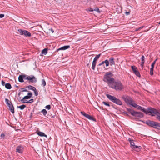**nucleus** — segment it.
Segmentation results:
<instances>
[{
    "label": "nucleus",
    "mask_w": 160,
    "mask_h": 160,
    "mask_svg": "<svg viewBox=\"0 0 160 160\" xmlns=\"http://www.w3.org/2000/svg\"><path fill=\"white\" fill-rule=\"evenodd\" d=\"M92 60V58H87L86 61H85V63L86 64V65L87 66H88L90 63V62Z\"/></svg>",
    "instance_id": "obj_25"
},
{
    "label": "nucleus",
    "mask_w": 160,
    "mask_h": 160,
    "mask_svg": "<svg viewBox=\"0 0 160 160\" xmlns=\"http://www.w3.org/2000/svg\"><path fill=\"white\" fill-rule=\"evenodd\" d=\"M106 96L110 101L120 106L122 105V101L119 99L116 98L115 97L109 94H107Z\"/></svg>",
    "instance_id": "obj_3"
},
{
    "label": "nucleus",
    "mask_w": 160,
    "mask_h": 160,
    "mask_svg": "<svg viewBox=\"0 0 160 160\" xmlns=\"http://www.w3.org/2000/svg\"><path fill=\"white\" fill-rule=\"evenodd\" d=\"M22 75L23 76H24L25 77H24L23 78V79H25V80H27V79H26V78H27V77L28 76H28V75H25V74H22Z\"/></svg>",
    "instance_id": "obj_49"
},
{
    "label": "nucleus",
    "mask_w": 160,
    "mask_h": 160,
    "mask_svg": "<svg viewBox=\"0 0 160 160\" xmlns=\"http://www.w3.org/2000/svg\"><path fill=\"white\" fill-rule=\"evenodd\" d=\"M130 105H131L133 107L136 108L137 105V104L135 103H131L130 104Z\"/></svg>",
    "instance_id": "obj_40"
},
{
    "label": "nucleus",
    "mask_w": 160,
    "mask_h": 160,
    "mask_svg": "<svg viewBox=\"0 0 160 160\" xmlns=\"http://www.w3.org/2000/svg\"><path fill=\"white\" fill-rule=\"evenodd\" d=\"M131 67L133 73L137 76L140 77L141 75L138 70V68L135 66H132Z\"/></svg>",
    "instance_id": "obj_12"
},
{
    "label": "nucleus",
    "mask_w": 160,
    "mask_h": 160,
    "mask_svg": "<svg viewBox=\"0 0 160 160\" xmlns=\"http://www.w3.org/2000/svg\"><path fill=\"white\" fill-rule=\"evenodd\" d=\"M125 14L126 15H128L130 14V12H125Z\"/></svg>",
    "instance_id": "obj_53"
},
{
    "label": "nucleus",
    "mask_w": 160,
    "mask_h": 160,
    "mask_svg": "<svg viewBox=\"0 0 160 160\" xmlns=\"http://www.w3.org/2000/svg\"><path fill=\"white\" fill-rule=\"evenodd\" d=\"M141 61L142 62H145V57L143 55H142V57L141 58Z\"/></svg>",
    "instance_id": "obj_45"
},
{
    "label": "nucleus",
    "mask_w": 160,
    "mask_h": 160,
    "mask_svg": "<svg viewBox=\"0 0 160 160\" xmlns=\"http://www.w3.org/2000/svg\"><path fill=\"white\" fill-rule=\"evenodd\" d=\"M113 74L110 72H107L104 75L103 80L108 84H112L114 82L115 79L112 77Z\"/></svg>",
    "instance_id": "obj_1"
},
{
    "label": "nucleus",
    "mask_w": 160,
    "mask_h": 160,
    "mask_svg": "<svg viewBox=\"0 0 160 160\" xmlns=\"http://www.w3.org/2000/svg\"><path fill=\"white\" fill-rule=\"evenodd\" d=\"M145 62H141V66L142 68V69L143 68V66H144V63Z\"/></svg>",
    "instance_id": "obj_51"
},
{
    "label": "nucleus",
    "mask_w": 160,
    "mask_h": 160,
    "mask_svg": "<svg viewBox=\"0 0 160 160\" xmlns=\"http://www.w3.org/2000/svg\"><path fill=\"white\" fill-rule=\"evenodd\" d=\"M131 138H129L128 139V140L129 141H130L131 140Z\"/></svg>",
    "instance_id": "obj_63"
},
{
    "label": "nucleus",
    "mask_w": 160,
    "mask_h": 160,
    "mask_svg": "<svg viewBox=\"0 0 160 160\" xmlns=\"http://www.w3.org/2000/svg\"><path fill=\"white\" fill-rule=\"evenodd\" d=\"M26 88H29L30 90H33L35 88L33 86H32L31 85H29L28 86H27L26 87Z\"/></svg>",
    "instance_id": "obj_31"
},
{
    "label": "nucleus",
    "mask_w": 160,
    "mask_h": 160,
    "mask_svg": "<svg viewBox=\"0 0 160 160\" xmlns=\"http://www.w3.org/2000/svg\"><path fill=\"white\" fill-rule=\"evenodd\" d=\"M33 91H34L35 95L36 96H37L38 95V92L37 91V90L36 89V88L34 89L33 90Z\"/></svg>",
    "instance_id": "obj_36"
},
{
    "label": "nucleus",
    "mask_w": 160,
    "mask_h": 160,
    "mask_svg": "<svg viewBox=\"0 0 160 160\" xmlns=\"http://www.w3.org/2000/svg\"><path fill=\"white\" fill-rule=\"evenodd\" d=\"M155 109V108L149 107L146 109L144 108L141 107V108L140 110L144 112L146 114H149L152 116V115L153 114Z\"/></svg>",
    "instance_id": "obj_5"
},
{
    "label": "nucleus",
    "mask_w": 160,
    "mask_h": 160,
    "mask_svg": "<svg viewBox=\"0 0 160 160\" xmlns=\"http://www.w3.org/2000/svg\"><path fill=\"white\" fill-rule=\"evenodd\" d=\"M36 133L39 136L41 137H44L46 138H47V135L45 134V133L42 132H41L39 131H37L36 132Z\"/></svg>",
    "instance_id": "obj_17"
},
{
    "label": "nucleus",
    "mask_w": 160,
    "mask_h": 160,
    "mask_svg": "<svg viewBox=\"0 0 160 160\" xmlns=\"http://www.w3.org/2000/svg\"><path fill=\"white\" fill-rule=\"evenodd\" d=\"M1 84L3 86H5L6 84L5 82L3 80H2L1 81Z\"/></svg>",
    "instance_id": "obj_48"
},
{
    "label": "nucleus",
    "mask_w": 160,
    "mask_h": 160,
    "mask_svg": "<svg viewBox=\"0 0 160 160\" xmlns=\"http://www.w3.org/2000/svg\"><path fill=\"white\" fill-rule=\"evenodd\" d=\"M41 112L43 113V115L45 116L48 113V112L45 109L42 110L41 111Z\"/></svg>",
    "instance_id": "obj_30"
},
{
    "label": "nucleus",
    "mask_w": 160,
    "mask_h": 160,
    "mask_svg": "<svg viewBox=\"0 0 160 160\" xmlns=\"http://www.w3.org/2000/svg\"><path fill=\"white\" fill-rule=\"evenodd\" d=\"M32 112H31L30 113V118L32 117Z\"/></svg>",
    "instance_id": "obj_61"
},
{
    "label": "nucleus",
    "mask_w": 160,
    "mask_h": 160,
    "mask_svg": "<svg viewBox=\"0 0 160 160\" xmlns=\"http://www.w3.org/2000/svg\"><path fill=\"white\" fill-rule=\"evenodd\" d=\"M5 134L4 133H2L1 135V138H2L3 139H5Z\"/></svg>",
    "instance_id": "obj_46"
},
{
    "label": "nucleus",
    "mask_w": 160,
    "mask_h": 160,
    "mask_svg": "<svg viewBox=\"0 0 160 160\" xmlns=\"http://www.w3.org/2000/svg\"><path fill=\"white\" fill-rule=\"evenodd\" d=\"M88 10L90 11V12H92L93 11H94V10H93V9L92 8H89V9H88Z\"/></svg>",
    "instance_id": "obj_55"
},
{
    "label": "nucleus",
    "mask_w": 160,
    "mask_h": 160,
    "mask_svg": "<svg viewBox=\"0 0 160 160\" xmlns=\"http://www.w3.org/2000/svg\"><path fill=\"white\" fill-rule=\"evenodd\" d=\"M136 145H135L134 141L130 143V146L131 148H133Z\"/></svg>",
    "instance_id": "obj_39"
},
{
    "label": "nucleus",
    "mask_w": 160,
    "mask_h": 160,
    "mask_svg": "<svg viewBox=\"0 0 160 160\" xmlns=\"http://www.w3.org/2000/svg\"><path fill=\"white\" fill-rule=\"evenodd\" d=\"M154 67L151 66V68H150V71H153Z\"/></svg>",
    "instance_id": "obj_57"
},
{
    "label": "nucleus",
    "mask_w": 160,
    "mask_h": 160,
    "mask_svg": "<svg viewBox=\"0 0 160 160\" xmlns=\"http://www.w3.org/2000/svg\"><path fill=\"white\" fill-rule=\"evenodd\" d=\"M127 110L134 117L141 118H142L144 117L143 114L141 112L136 111L133 109L130 108H127Z\"/></svg>",
    "instance_id": "obj_4"
},
{
    "label": "nucleus",
    "mask_w": 160,
    "mask_h": 160,
    "mask_svg": "<svg viewBox=\"0 0 160 160\" xmlns=\"http://www.w3.org/2000/svg\"><path fill=\"white\" fill-rule=\"evenodd\" d=\"M24 77H25L24 76H23L22 74L20 75L18 78V81L21 82H23L24 81L23 78Z\"/></svg>",
    "instance_id": "obj_21"
},
{
    "label": "nucleus",
    "mask_w": 160,
    "mask_h": 160,
    "mask_svg": "<svg viewBox=\"0 0 160 160\" xmlns=\"http://www.w3.org/2000/svg\"><path fill=\"white\" fill-rule=\"evenodd\" d=\"M133 149H135L136 151L138 152H139L141 150V149L142 148V147L140 146H138L135 145L133 147Z\"/></svg>",
    "instance_id": "obj_22"
},
{
    "label": "nucleus",
    "mask_w": 160,
    "mask_h": 160,
    "mask_svg": "<svg viewBox=\"0 0 160 160\" xmlns=\"http://www.w3.org/2000/svg\"><path fill=\"white\" fill-rule=\"evenodd\" d=\"M102 103H103L105 105H106L107 106H108V107H110V105L109 104V103H108V102H106L103 101V102H102Z\"/></svg>",
    "instance_id": "obj_41"
},
{
    "label": "nucleus",
    "mask_w": 160,
    "mask_h": 160,
    "mask_svg": "<svg viewBox=\"0 0 160 160\" xmlns=\"http://www.w3.org/2000/svg\"><path fill=\"white\" fill-rule=\"evenodd\" d=\"M5 87L7 89H10L11 88L12 86L9 83H6L5 86Z\"/></svg>",
    "instance_id": "obj_27"
},
{
    "label": "nucleus",
    "mask_w": 160,
    "mask_h": 160,
    "mask_svg": "<svg viewBox=\"0 0 160 160\" xmlns=\"http://www.w3.org/2000/svg\"><path fill=\"white\" fill-rule=\"evenodd\" d=\"M122 98L127 104L130 105L133 102L132 99L128 95H122Z\"/></svg>",
    "instance_id": "obj_6"
},
{
    "label": "nucleus",
    "mask_w": 160,
    "mask_h": 160,
    "mask_svg": "<svg viewBox=\"0 0 160 160\" xmlns=\"http://www.w3.org/2000/svg\"><path fill=\"white\" fill-rule=\"evenodd\" d=\"M4 16V15L2 14H0V18H3Z\"/></svg>",
    "instance_id": "obj_54"
},
{
    "label": "nucleus",
    "mask_w": 160,
    "mask_h": 160,
    "mask_svg": "<svg viewBox=\"0 0 160 160\" xmlns=\"http://www.w3.org/2000/svg\"><path fill=\"white\" fill-rule=\"evenodd\" d=\"M42 84L41 85L43 87H44L46 85V82L44 79H42L41 81Z\"/></svg>",
    "instance_id": "obj_33"
},
{
    "label": "nucleus",
    "mask_w": 160,
    "mask_h": 160,
    "mask_svg": "<svg viewBox=\"0 0 160 160\" xmlns=\"http://www.w3.org/2000/svg\"><path fill=\"white\" fill-rule=\"evenodd\" d=\"M20 34L21 35H24L26 37H31V33L28 31H18Z\"/></svg>",
    "instance_id": "obj_13"
},
{
    "label": "nucleus",
    "mask_w": 160,
    "mask_h": 160,
    "mask_svg": "<svg viewBox=\"0 0 160 160\" xmlns=\"http://www.w3.org/2000/svg\"><path fill=\"white\" fill-rule=\"evenodd\" d=\"M86 117L89 120H92L94 121H96V119L95 118H93L92 116L89 115L88 114H87Z\"/></svg>",
    "instance_id": "obj_24"
},
{
    "label": "nucleus",
    "mask_w": 160,
    "mask_h": 160,
    "mask_svg": "<svg viewBox=\"0 0 160 160\" xmlns=\"http://www.w3.org/2000/svg\"><path fill=\"white\" fill-rule=\"evenodd\" d=\"M52 115V118H54V117H55V115Z\"/></svg>",
    "instance_id": "obj_62"
},
{
    "label": "nucleus",
    "mask_w": 160,
    "mask_h": 160,
    "mask_svg": "<svg viewBox=\"0 0 160 160\" xmlns=\"http://www.w3.org/2000/svg\"><path fill=\"white\" fill-rule=\"evenodd\" d=\"M156 115V118L160 122V109L158 110L155 108L154 111L152 115V116H155Z\"/></svg>",
    "instance_id": "obj_9"
},
{
    "label": "nucleus",
    "mask_w": 160,
    "mask_h": 160,
    "mask_svg": "<svg viewBox=\"0 0 160 160\" xmlns=\"http://www.w3.org/2000/svg\"><path fill=\"white\" fill-rule=\"evenodd\" d=\"M144 123H146L149 126L153 128L155 121L148 120L146 121H142Z\"/></svg>",
    "instance_id": "obj_14"
},
{
    "label": "nucleus",
    "mask_w": 160,
    "mask_h": 160,
    "mask_svg": "<svg viewBox=\"0 0 160 160\" xmlns=\"http://www.w3.org/2000/svg\"><path fill=\"white\" fill-rule=\"evenodd\" d=\"M41 28L42 29H43V28H42V27L41 25H38L36 27H32V28H34V29H35V30H38L39 29L38 28Z\"/></svg>",
    "instance_id": "obj_32"
},
{
    "label": "nucleus",
    "mask_w": 160,
    "mask_h": 160,
    "mask_svg": "<svg viewBox=\"0 0 160 160\" xmlns=\"http://www.w3.org/2000/svg\"><path fill=\"white\" fill-rule=\"evenodd\" d=\"M104 62L106 64V67H108L109 66V60H107V59H106V60H105L104 61Z\"/></svg>",
    "instance_id": "obj_34"
},
{
    "label": "nucleus",
    "mask_w": 160,
    "mask_h": 160,
    "mask_svg": "<svg viewBox=\"0 0 160 160\" xmlns=\"http://www.w3.org/2000/svg\"><path fill=\"white\" fill-rule=\"evenodd\" d=\"M48 48H45L43 49L42 51V53L40 54V56H42V54H44V55H46L48 52Z\"/></svg>",
    "instance_id": "obj_23"
},
{
    "label": "nucleus",
    "mask_w": 160,
    "mask_h": 160,
    "mask_svg": "<svg viewBox=\"0 0 160 160\" xmlns=\"http://www.w3.org/2000/svg\"><path fill=\"white\" fill-rule=\"evenodd\" d=\"M28 95L31 98L32 96V94L31 92H29L28 93Z\"/></svg>",
    "instance_id": "obj_44"
},
{
    "label": "nucleus",
    "mask_w": 160,
    "mask_h": 160,
    "mask_svg": "<svg viewBox=\"0 0 160 160\" xmlns=\"http://www.w3.org/2000/svg\"><path fill=\"white\" fill-rule=\"evenodd\" d=\"M48 30H52V28H50V29H49Z\"/></svg>",
    "instance_id": "obj_64"
},
{
    "label": "nucleus",
    "mask_w": 160,
    "mask_h": 160,
    "mask_svg": "<svg viewBox=\"0 0 160 160\" xmlns=\"http://www.w3.org/2000/svg\"><path fill=\"white\" fill-rule=\"evenodd\" d=\"M93 10L94 11H96L98 13H100L101 12L99 10V9L97 7L95 8H94L93 9Z\"/></svg>",
    "instance_id": "obj_35"
},
{
    "label": "nucleus",
    "mask_w": 160,
    "mask_h": 160,
    "mask_svg": "<svg viewBox=\"0 0 160 160\" xmlns=\"http://www.w3.org/2000/svg\"><path fill=\"white\" fill-rule=\"evenodd\" d=\"M112 84L111 88L117 91H121L124 88V86L121 82L118 80L114 81V82Z\"/></svg>",
    "instance_id": "obj_2"
},
{
    "label": "nucleus",
    "mask_w": 160,
    "mask_h": 160,
    "mask_svg": "<svg viewBox=\"0 0 160 160\" xmlns=\"http://www.w3.org/2000/svg\"><path fill=\"white\" fill-rule=\"evenodd\" d=\"M114 60V58L113 57H111L109 58L108 60L110 65L112 66V65H115Z\"/></svg>",
    "instance_id": "obj_19"
},
{
    "label": "nucleus",
    "mask_w": 160,
    "mask_h": 160,
    "mask_svg": "<svg viewBox=\"0 0 160 160\" xmlns=\"http://www.w3.org/2000/svg\"><path fill=\"white\" fill-rule=\"evenodd\" d=\"M21 91H20V92L18 93V97H19V98H18V100L19 101V100H20V99L21 98V97H20V95L21 94Z\"/></svg>",
    "instance_id": "obj_47"
},
{
    "label": "nucleus",
    "mask_w": 160,
    "mask_h": 160,
    "mask_svg": "<svg viewBox=\"0 0 160 160\" xmlns=\"http://www.w3.org/2000/svg\"><path fill=\"white\" fill-rule=\"evenodd\" d=\"M24 147L22 145L18 146L16 148V152L20 153H22L23 152Z\"/></svg>",
    "instance_id": "obj_15"
},
{
    "label": "nucleus",
    "mask_w": 160,
    "mask_h": 160,
    "mask_svg": "<svg viewBox=\"0 0 160 160\" xmlns=\"http://www.w3.org/2000/svg\"><path fill=\"white\" fill-rule=\"evenodd\" d=\"M150 75L152 76L153 74V71H150Z\"/></svg>",
    "instance_id": "obj_58"
},
{
    "label": "nucleus",
    "mask_w": 160,
    "mask_h": 160,
    "mask_svg": "<svg viewBox=\"0 0 160 160\" xmlns=\"http://www.w3.org/2000/svg\"><path fill=\"white\" fill-rule=\"evenodd\" d=\"M123 113L125 114L127 116H129V115L127 112H123Z\"/></svg>",
    "instance_id": "obj_59"
},
{
    "label": "nucleus",
    "mask_w": 160,
    "mask_h": 160,
    "mask_svg": "<svg viewBox=\"0 0 160 160\" xmlns=\"http://www.w3.org/2000/svg\"><path fill=\"white\" fill-rule=\"evenodd\" d=\"M158 127L160 128V123L155 122L153 128L155 129H157L158 128Z\"/></svg>",
    "instance_id": "obj_20"
},
{
    "label": "nucleus",
    "mask_w": 160,
    "mask_h": 160,
    "mask_svg": "<svg viewBox=\"0 0 160 160\" xmlns=\"http://www.w3.org/2000/svg\"><path fill=\"white\" fill-rule=\"evenodd\" d=\"M158 59V58H156L154 61L151 64V66L154 67V65L156 63V62L157 61Z\"/></svg>",
    "instance_id": "obj_43"
},
{
    "label": "nucleus",
    "mask_w": 160,
    "mask_h": 160,
    "mask_svg": "<svg viewBox=\"0 0 160 160\" xmlns=\"http://www.w3.org/2000/svg\"><path fill=\"white\" fill-rule=\"evenodd\" d=\"M81 113L82 115H83L85 117H86V116H87V115L88 114L86 113L85 112H84L83 111H81Z\"/></svg>",
    "instance_id": "obj_42"
},
{
    "label": "nucleus",
    "mask_w": 160,
    "mask_h": 160,
    "mask_svg": "<svg viewBox=\"0 0 160 160\" xmlns=\"http://www.w3.org/2000/svg\"><path fill=\"white\" fill-rule=\"evenodd\" d=\"M45 108L46 109H47L48 110H50L51 108V106L50 105H48L46 106L45 107Z\"/></svg>",
    "instance_id": "obj_38"
},
{
    "label": "nucleus",
    "mask_w": 160,
    "mask_h": 160,
    "mask_svg": "<svg viewBox=\"0 0 160 160\" xmlns=\"http://www.w3.org/2000/svg\"><path fill=\"white\" fill-rule=\"evenodd\" d=\"M5 101L6 104L8 107V109L12 113H14V109L12 103L7 98L5 99Z\"/></svg>",
    "instance_id": "obj_7"
},
{
    "label": "nucleus",
    "mask_w": 160,
    "mask_h": 160,
    "mask_svg": "<svg viewBox=\"0 0 160 160\" xmlns=\"http://www.w3.org/2000/svg\"><path fill=\"white\" fill-rule=\"evenodd\" d=\"M156 115V118L160 122V109L158 110L155 108L154 111L152 115V116H155Z\"/></svg>",
    "instance_id": "obj_10"
},
{
    "label": "nucleus",
    "mask_w": 160,
    "mask_h": 160,
    "mask_svg": "<svg viewBox=\"0 0 160 160\" xmlns=\"http://www.w3.org/2000/svg\"><path fill=\"white\" fill-rule=\"evenodd\" d=\"M104 63V61H102V62L101 63H99V64H98V66H101V65H102Z\"/></svg>",
    "instance_id": "obj_56"
},
{
    "label": "nucleus",
    "mask_w": 160,
    "mask_h": 160,
    "mask_svg": "<svg viewBox=\"0 0 160 160\" xmlns=\"http://www.w3.org/2000/svg\"><path fill=\"white\" fill-rule=\"evenodd\" d=\"M101 55V54H99L97 55L96 57L94 58L92 62V70H94L97 63V60L98 59Z\"/></svg>",
    "instance_id": "obj_11"
},
{
    "label": "nucleus",
    "mask_w": 160,
    "mask_h": 160,
    "mask_svg": "<svg viewBox=\"0 0 160 160\" xmlns=\"http://www.w3.org/2000/svg\"><path fill=\"white\" fill-rule=\"evenodd\" d=\"M33 102H34L33 99H30V100H29L28 101L25 100V101H24V102H23L29 103H31Z\"/></svg>",
    "instance_id": "obj_29"
},
{
    "label": "nucleus",
    "mask_w": 160,
    "mask_h": 160,
    "mask_svg": "<svg viewBox=\"0 0 160 160\" xmlns=\"http://www.w3.org/2000/svg\"><path fill=\"white\" fill-rule=\"evenodd\" d=\"M144 27V26H142V27H139V28H136L135 29V30H139V29H142Z\"/></svg>",
    "instance_id": "obj_52"
},
{
    "label": "nucleus",
    "mask_w": 160,
    "mask_h": 160,
    "mask_svg": "<svg viewBox=\"0 0 160 160\" xmlns=\"http://www.w3.org/2000/svg\"><path fill=\"white\" fill-rule=\"evenodd\" d=\"M26 106L25 105H22L20 106H18L17 108H19L21 110H23L25 107Z\"/></svg>",
    "instance_id": "obj_28"
},
{
    "label": "nucleus",
    "mask_w": 160,
    "mask_h": 160,
    "mask_svg": "<svg viewBox=\"0 0 160 160\" xmlns=\"http://www.w3.org/2000/svg\"><path fill=\"white\" fill-rule=\"evenodd\" d=\"M70 48V45H66L63 46L59 48H58L57 49V51H58L59 50H66Z\"/></svg>",
    "instance_id": "obj_16"
},
{
    "label": "nucleus",
    "mask_w": 160,
    "mask_h": 160,
    "mask_svg": "<svg viewBox=\"0 0 160 160\" xmlns=\"http://www.w3.org/2000/svg\"><path fill=\"white\" fill-rule=\"evenodd\" d=\"M47 32H46V31H44V33L42 32V33L45 36H46L47 35H48L49 34L50 35L51 33H52L54 32V31H47Z\"/></svg>",
    "instance_id": "obj_18"
},
{
    "label": "nucleus",
    "mask_w": 160,
    "mask_h": 160,
    "mask_svg": "<svg viewBox=\"0 0 160 160\" xmlns=\"http://www.w3.org/2000/svg\"><path fill=\"white\" fill-rule=\"evenodd\" d=\"M30 98L28 95L24 96L22 99H20V101L22 102H24L25 100L24 99H28Z\"/></svg>",
    "instance_id": "obj_26"
},
{
    "label": "nucleus",
    "mask_w": 160,
    "mask_h": 160,
    "mask_svg": "<svg viewBox=\"0 0 160 160\" xmlns=\"http://www.w3.org/2000/svg\"><path fill=\"white\" fill-rule=\"evenodd\" d=\"M26 79L28 80V82L30 83H35L37 81V78L33 75L29 76Z\"/></svg>",
    "instance_id": "obj_8"
},
{
    "label": "nucleus",
    "mask_w": 160,
    "mask_h": 160,
    "mask_svg": "<svg viewBox=\"0 0 160 160\" xmlns=\"http://www.w3.org/2000/svg\"><path fill=\"white\" fill-rule=\"evenodd\" d=\"M138 110H140L141 108V107L139 105H137V107L136 108Z\"/></svg>",
    "instance_id": "obj_50"
},
{
    "label": "nucleus",
    "mask_w": 160,
    "mask_h": 160,
    "mask_svg": "<svg viewBox=\"0 0 160 160\" xmlns=\"http://www.w3.org/2000/svg\"><path fill=\"white\" fill-rule=\"evenodd\" d=\"M133 140L132 139H131V140L130 141H129V142L130 143H131V142H133Z\"/></svg>",
    "instance_id": "obj_60"
},
{
    "label": "nucleus",
    "mask_w": 160,
    "mask_h": 160,
    "mask_svg": "<svg viewBox=\"0 0 160 160\" xmlns=\"http://www.w3.org/2000/svg\"><path fill=\"white\" fill-rule=\"evenodd\" d=\"M19 91H20L21 92H28V90L27 89L24 88H21L19 90Z\"/></svg>",
    "instance_id": "obj_37"
}]
</instances>
